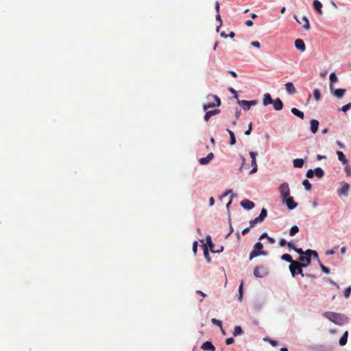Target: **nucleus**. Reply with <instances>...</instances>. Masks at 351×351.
I'll use <instances>...</instances> for the list:
<instances>
[{
  "label": "nucleus",
  "mask_w": 351,
  "mask_h": 351,
  "mask_svg": "<svg viewBox=\"0 0 351 351\" xmlns=\"http://www.w3.org/2000/svg\"><path fill=\"white\" fill-rule=\"evenodd\" d=\"M281 259L291 263V265H289V270H290L293 277H294L295 276V267H299L298 269H299V272L300 273V275L302 276H304V274H303V271H302V266H304V265H300L297 261H293L291 255H289L288 254H285L281 256Z\"/></svg>",
  "instance_id": "f257e3e1"
},
{
  "label": "nucleus",
  "mask_w": 351,
  "mask_h": 351,
  "mask_svg": "<svg viewBox=\"0 0 351 351\" xmlns=\"http://www.w3.org/2000/svg\"><path fill=\"white\" fill-rule=\"evenodd\" d=\"M263 247V244L261 242H257L254 245V250L250 254V260H252L254 258L263 255L265 256L267 254V252L262 250Z\"/></svg>",
  "instance_id": "f03ea898"
},
{
  "label": "nucleus",
  "mask_w": 351,
  "mask_h": 351,
  "mask_svg": "<svg viewBox=\"0 0 351 351\" xmlns=\"http://www.w3.org/2000/svg\"><path fill=\"white\" fill-rule=\"evenodd\" d=\"M279 191L282 200H285L290 195L289 186L287 182H284L279 186Z\"/></svg>",
  "instance_id": "7ed1b4c3"
},
{
  "label": "nucleus",
  "mask_w": 351,
  "mask_h": 351,
  "mask_svg": "<svg viewBox=\"0 0 351 351\" xmlns=\"http://www.w3.org/2000/svg\"><path fill=\"white\" fill-rule=\"evenodd\" d=\"M268 274L267 269L263 265L256 266L254 269V275L256 278H263Z\"/></svg>",
  "instance_id": "20e7f679"
},
{
  "label": "nucleus",
  "mask_w": 351,
  "mask_h": 351,
  "mask_svg": "<svg viewBox=\"0 0 351 351\" xmlns=\"http://www.w3.org/2000/svg\"><path fill=\"white\" fill-rule=\"evenodd\" d=\"M238 103L244 110H248L251 106H255L257 104V100H238Z\"/></svg>",
  "instance_id": "39448f33"
},
{
  "label": "nucleus",
  "mask_w": 351,
  "mask_h": 351,
  "mask_svg": "<svg viewBox=\"0 0 351 351\" xmlns=\"http://www.w3.org/2000/svg\"><path fill=\"white\" fill-rule=\"evenodd\" d=\"M324 315L331 322L337 324L340 319V315L332 312H326Z\"/></svg>",
  "instance_id": "423d86ee"
},
{
  "label": "nucleus",
  "mask_w": 351,
  "mask_h": 351,
  "mask_svg": "<svg viewBox=\"0 0 351 351\" xmlns=\"http://www.w3.org/2000/svg\"><path fill=\"white\" fill-rule=\"evenodd\" d=\"M283 202L286 203L287 206L290 210L295 208L298 206V204L294 201L292 197H287Z\"/></svg>",
  "instance_id": "0eeeda50"
},
{
  "label": "nucleus",
  "mask_w": 351,
  "mask_h": 351,
  "mask_svg": "<svg viewBox=\"0 0 351 351\" xmlns=\"http://www.w3.org/2000/svg\"><path fill=\"white\" fill-rule=\"evenodd\" d=\"M295 47L297 49L303 52L306 50V45L303 40L298 38L295 41Z\"/></svg>",
  "instance_id": "6e6552de"
},
{
  "label": "nucleus",
  "mask_w": 351,
  "mask_h": 351,
  "mask_svg": "<svg viewBox=\"0 0 351 351\" xmlns=\"http://www.w3.org/2000/svg\"><path fill=\"white\" fill-rule=\"evenodd\" d=\"M241 206L246 210H251L254 207L255 204L249 199H244L241 202Z\"/></svg>",
  "instance_id": "1a4fd4ad"
},
{
  "label": "nucleus",
  "mask_w": 351,
  "mask_h": 351,
  "mask_svg": "<svg viewBox=\"0 0 351 351\" xmlns=\"http://www.w3.org/2000/svg\"><path fill=\"white\" fill-rule=\"evenodd\" d=\"M349 189H350L349 184L344 183L343 185L342 186V187L338 190V192H337L338 195L339 196H341V195L347 196L348 194Z\"/></svg>",
  "instance_id": "9d476101"
},
{
  "label": "nucleus",
  "mask_w": 351,
  "mask_h": 351,
  "mask_svg": "<svg viewBox=\"0 0 351 351\" xmlns=\"http://www.w3.org/2000/svg\"><path fill=\"white\" fill-rule=\"evenodd\" d=\"M206 242H207V244L208 245V247H209V249L210 250L213 252V253H218V252H220L223 250V247H221V250H215L214 249V244L212 242V240H211V237L210 236L208 235L206 237Z\"/></svg>",
  "instance_id": "9b49d317"
},
{
  "label": "nucleus",
  "mask_w": 351,
  "mask_h": 351,
  "mask_svg": "<svg viewBox=\"0 0 351 351\" xmlns=\"http://www.w3.org/2000/svg\"><path fill=\"white\" fill-rule=\"evenodd\" d=\"M271 104H273L274 108L277 111L282 110L283 108V103L280 98L273 100Z\"/></svg>",
  "instance_id": "f8f14e48"
},
{
  "label": "nucleus",
  "mask_w": 351,
  "mask_h": 351,
  "mask_svg": "<svg viewBox=\"0 0 351 351\" xmlns=\"http://www.w3.org/2000/svg\"><path fill=\"white\" fill-rule=\"evenodd\" d=\"M299 261L303 262V263H299L300 265H304V266H302V268H303V267H306L308 266L311 264V258L310 256H300L299 257Z\"/></svg>",
  "instance_id": "ddd939ff"
},
{
  "label": "nucleus",
  "mask_w": 351,
  "mask_h": 351,
  "mask_svg": "<svg viewBox=\"0 0 351 351\" xmlns=\"http://www.w3.org/2000/svg\"><path fill=\"white\" fill-rule=\"evenodd\" d=\"M214 158V154L213 153H209L206 157L201 158L199 160V162L201 165H206L210 162Z\"/></svg>",
  "instance_id": "4468645a"
},
{
  "label": "nucleus",
  "mask_w": 351,
  "mask_h": 351,
  "mask_svg": "<svg viewBox=\"0 0 351 351\" xmlns=\"http://www.w3.org/2000/svg\"><path fill=\"white\" fill-rule=\"evenodd\" d=\"M285 88L287 92L290 95H293L296 92V89L292 82L286 83Z\"/></svg>",
  "instance_id": "2eb2a0df"
},
{
  "label": "nucleus",
  "mask_w": 351,
  "mask_h": 351,
  "mask_svg": "<svg viewBox=\"0 0 351 351\" xmlns=\"http://www.w3.org/2000/svg\"><path fill=\"white\" fill-rule=\"evenodd\" d=\"M219 112H220V110H219V109H215L213 110L208 111L206 112V114L204 115V120L208 121L212 116L217 114Z\"/></svg>",
  "instance_id": "dca6fc26"
},
{
  "label": "nucleus",
  "mask_w": 351,
  "mask_h": 351,
  "mask_svg": "<svg viewBox=\"0 0 351 351\" xmlns=\"http://www.w3.org/2000/svg\"><path fill=\"white\" fill-rule=\"evenodd\" d=\"M273 103V99L269 93H265L263 96V104L264 106H268Z\"/></svg>",
  "instance_id": "f3484780"
},
{
  "label": "nucleus",
  "mask_w": 351,
  "mask_h": 351,
  "mask_svg": "<svg viewBox=\"0 0 351 351\" xmlns=\"http://www.w3.org/2000/svg\"><path fill=\"white\" fill-rule=\"evenodd\" d=\"M319 121L315 119L311 121V130L313 134H315L318 130Z\"/></svg>",
  "instance_id": "a211bd4d"
},
{
  "label": "nucleus",
  "mask_w": 351,
  "mask_h": 351,
  "mask_svg": "<svg viewBox=\"0 0 351 351\" xmlns=\"http://www.w3.org/2000/svg\"><path fill=\"white\" fill-rule=\"evenodd\" d=\"M202 349L205 350L215 351V348L210 341H206L202 346Z\"/></svg>",
  "instance_id": "6ab92c4d"
},
{
  "label": "nucleus",
  "mask_w": 351,
  "mask_h": 351,
  "mask_svg": "<svg viewBox=\"0 0 351 351\" xmlns=\"http://www.w3.org/2000/svg\"><path fill=\"white\" fill-rule=\"evenodd\" d=\"M313 8L319 14H322V4L320 1H319L318 0H315L313 1Z\"/></svg>",
  "instance_id": "aec40b11"
},
{
  "label": "nucleus",
  "mask_w": 351,
  "mask_h": 351,
  "mask_svg": "<svg viewBox=\"0 0 351 351\" xmlns=\"http://www.w3.org/2000/svg\"><path fill=\"white\" fill-rule=\"evenodd\" d=\"M337 156H338V159L343 164V165H347L348 161V160L346 159V156L344 155V154L341 152V151H337Z\"/></svg>",
  "instance_id": "412c9836"
},
{
  "label": "nucleus",
  "mask_w": 351,
  "mask_h": 351,
  "mask_svg": "<svg viewBox=\"0 0 351 351\" xmlns=\"http://www.w3.org/2000/svg\"><path fill=\"white\" fill-rule=\"evenodd\" d=\"M304 160L302 158L295 159L293 161V167L295 168H302L304 165Z\"/></svg>",
  "instance_id": "4be33fe9"
},
{
  "label": "nucleus",
  "mask_w": 351,
  "mask_h": 351,
  "mask_svg": "<svg viewBox=\"0 0 351 351\" xmlns=\"http://www.w3.org/2000/svg\"><path fill=\"white\" fill-rule=\"evenodd\" d=\"M314 176H317L318 178H322L324 176V170L320 167H317L314 170Z\"/></svg>",
  "instance_id": "5701e85b"
},
{
  "label": "nucleus",
  "mask_w": 351,
  "mask_h": 351,
  "mask_svg": "<svg viewBox=\"0 0 351 351\" xmlns=\"http://www.w3.org/2000/svg\"><path fill=\"white\" fill-rule=\"evenodd\" d=\"M291 111L294 115L298 117L299 118H300L302 119H304V113L302 111L299 110L298 108H291Z\"/></svg>",
  "instance_id": "b1692460"
},
{
  "label": "nucleus",
  "mask_w": 351,
  "mask_h": 351,
  "mask_svg": "<svg viewBox=\"0 0 351 351\" xmlns=\"http://www.w3.org/2000/svg\"><path fill=\"white\" fill-rule=\"evenodd\" d=\"M348 332L346 331L339 339V344L342 346H345L348 341Z\"/></svg>",
  "instance_id": "393cba45"
},
{
  "label": "nucleus",
  "mask_w": 351,
  "mask_h": 351,
  "mask_svg": "<svg viewBox=\"0 0 351 351\" xmlns=\"http://www.w3.org/2000/svg\"><path fill=\"white\" fill-rule=\"evenodd\" d=\"M346 92V90L345 89H343V88H338V89H336L334 92V95L337 97V98H341L343 97V95H344Z\"/></svg>",
  "instance_id": "a878e982"
},
{
  "label": "nucleus",
  "mask_w": 351,
  "mask_h": 351,
  "mask_svg": "<svg viewBox=\"0 0 351 351\" xmlns=\"http://www.w3.org/2000/svg\"><path fill=\"white\" fill-rule=\"evenodd\" d=\"M226 130L230 135V144L231 145H234L236 143V138H235L234 132L229 129H227Z\"/></svg>",
  "instance_id": "bb28decb"
},
{
  "label": "nucleus",
  "mask_w": 351,
  "mask_h": 351,
  "mask_svg": "<svg viewBox=\"0 0 351 351\" xmlns=\"http://www.w3.org/2000/svg\"><path fill=\"white\" fill-rule=\"evenodd\" d=\"M243 331L241 327L239 326H237L234 327V331H233V335L234 337H236V336H238V335H240L243 334Z\"/></svg>",
  "instance_id": "cd10ccee"
},
{
  "label": "nucleus",
  "mask_w": 351,
  "mask_h": 351,
  "mask_svg": "<svg viewBox=\"0 0 351 351\" xmlns=\"http://www.w3.org/2000/svg\"><path fill=\"white\" fill-rule=\"evenodd\" d=\"M203 247H204V255L206 259V261L210 263V257L209 256V254H208V247L206 245H203Z\"/></svg>",
  "instance_id": "c85d7f7f"
},
{
  "label": "nucleus",
  "mask_w": 351,
  "mask_h": 351,
  "mask_svg": "<svg viewBox=\"0 0 351 351\" xmlns=\"http://www.w3.org/2000/svg\"><path fill=\"white\" fill-rule=\"evenodd\" d=\"M299 232V228L297 226H293L291 228L289 231L290 236H294Z\"/></svg>",
  "instance_id": "c756f323"
},
{
  "label": "nucleus",
  "mask_w": 351,
  "mask_h": 351,
  "mask_svg": "<svg viewBox=\"0 0 351 351\" xmlns=\"http://www.w3.org/2000/svg\"><path fill=\"white\" fill-rule=\"evenodd\" d=\"M267 215V211L265 208H262L261 214L258 217L262 221L265 219Z\"/></svg>",
  "instance_id": "7c9ffc66"
},
{
  "label": "nucleus",
  "mask_w": 351,
  "mask_h": 351,
  "mask_svg": "<svg viewBox=\"0 0 351 351\" xmlns=\"http://www.w3.org/2000/svg\"><path fill=\"white\" fill-rule=\"evenodd\" d=\"M302 21H303V22H304V24L303 25V28H304L306 30L309 29L310 24H309V21H308L307 17L304 16L302 17Z\"/></svg>",
  "instance_id": "2f4dec72"
},
{
  "label": "nucleus",
  "mask_w": 351,
  "mask_h": 351,
  "mask_svg": "<svg viewBox=\"0 0 351 351\" xmlns=\"http://www.w3.org/2000/svg\"><path fill=\"white\" fill-rule=\"evenodd\" d=\"M337 77L336 76L335 73H332L330 75V88H332V83H335L336 82H337Z\"/></svg>",
  "instance_id": "473e14b6"
},
{
  "label": "nucleus",
  "mask_w": 351,
  "mask_h": 351,
  "mask_svg": "<svg viewBox=\"0 0 351 351\" xmlns=\"http://www.w3.org/2000/svg\"><path fill=\"white\" fill-rule=\"evenodd\" d=\"M302 184L304 186V188L306 191H310L312 188L311 184L308 180H304Z\"/></svg>",
  "instance_id": "72a5a7b5"
},
{
  "label": "nucleus",
  "mask_w": 351,
  "mask_h": 351,
  "mask_svg": "<svg viewBox=\"0 0 351 351\" xmlns=\"http://www.w3.org/2000/svg\"><path fill=\"white\" fill-rule=\"evenodd\" d=\"M252 169L250 171V173H254L257 171V165H256V160H252L251 162Z\"/></svg>",
  "instance_id": "f704fd0d"
},
{
  "label": "nucleus",
  "mask_w": 351,
  "mask_h": 351,
  "mask_svg": "<svg viewBox=\"0 0 351 351\" xmlns=\"http://www.w3.org/2000/svg\"><path fill=\"white\" fill-rule=\"evenodd\" d=\"M313 97L316 101H319L320 99L321 94L318 89H314Z\"/></svg>",
  "instance_id": "c9c22d12"
},
{
  "label": "nucleus",
  "mask_w": 351,
  "mask_h": 351,
  "mask_svg": "<svg viewBox=\"0 0 351 351\" xmlns=\"http://www.w3.org/2000/svg\"><path fill=\"white\" fill-rule=\"evenodd\" d=\"M262 221L261 219H259V218L257 217H256L255 219L251 220L250 221V227L252 228L254 227L256 224L258 223H261Z\"/></svg>",
  "instance_id": "e433bc0d"
},
{
  "label": "nucleus",
  "mask_w": 351,
  "mask_h": 351,
  "mask_svg": "<svg viewBox=\"0 0 351 351\" xmlns=\"http://www.w3.org/2000/svg\"><path fill=\"white\" fill-rule=\"evenodd\" d=\"M215 106H217L215 103H208V104H206L204 105L203 108L206 111L208 108H214Z\"/></svg>",
  "instance_id": "4c0bfd02"
},
{
  "label": "nucleus",
  "mask_w": 351,
  "mask_h": 351,
  "mask_svg": "<svg viewBox=\"0 0 351 351\" xmlns=\"http://www.w3.org/2000/svg\"><path fill=\"white\" fill-rule=\"evenodd\" d=\"M351 293V287L349 286L344 290V296L346 298H348Z\"/></svg>",
  "instance_id": "58836bf2"
},
{
  "label": "nucleus",
  "mask_w": 351,
  "mask_h": 351,
  "mask_svg": "<svg viewBox=\"0 0 351 351\" xmlns=\"http://www.w3.org/2000/svg\"><path fill=\"white\" fill-rule=\"evenodd\" d=\"M211 322L213 324L217 325V326H219L220 328H222V322L220 320L217 319L215 318H213L211 319Z\"/></svg>",
  "instance_id": "ea45409f"
},
{
  "label": "nucleus",
  "mask_w": 351,
  "mask_h": 351,
  "mask_svg": "<svg viewBox=\"0 0 351 351\" xmlns=\"http://www.w3.org/2000/svg\"><path fill=\"white\" fill-rule=\"evenodd\" d=\"M319 266H320V268H321L322 271L324 273H325V274H329V273H330V269H329L328 267H326V266H324V265L322 263H321L320 262H319Z\"/></svg>",
  "instance_id": "a19ab883"
},
{
  "label": "nucleus",
  "mask_w": 351,
  "mask_h": 351,
  "mask_svg": "<svg viewBox=\"0 0 351 351\" xmlns=\"http://www.w3.org/2000/svg\"><path fill=\"white\" fill-rule=\"evenodd\" d=\"M243 281L241 280V283H240V285H239V299L240 300H241V298L243 297Z\"/></svg>",
  "instance_id": "79ce46f5"
},
{
  "label": "nucleus",
  "mask_w": 351,
  "mask_h": 351,
  "mask_svg": "<svg viewBox=\"0 0 351 351\" xmlns=\"http://www.w3.org/2000/svg\"><path fill=\"white\" fill-rule=\"evenodd\" d=\"M351 108V102L346 104L345 106H343L342 108H341V110L344 112H346V111H348V110H350Z\"/></svg>",
  "instance_id": "37998d69"
},
{
  "label": "nucleus",
  "mask_w": 351,
  "mask_h": 351,
  "mask_svg": "<svg viewBox=\"0 0 351 351\" xmlns=\"http://www.w3.org/2000/svg\"><path fill=\"white\" fill-rule=\"evenodd\" d=\"M308 178H313L314 176V171L312 169H308L306 174Z\"/></svg>",
  "instance_id": "c03bdc74"
},
{
  "label": "nucleus",
  "mask_w": 351,
  "mask_h": 351,
  "mask_svg": "<svg viewBox=\"0 0 351 351\" xmlns=\"http://www.w3.org/2000/svg\"><path fill=\"white\" fill-rule=\"evenodd\" d=\"M212 97L215 100L217 106H219L221 105L220 99L216 95H213Z\"/></svg>",
  "instance_id": "a18cd8bd"
},
{
  "label": "nucleus",
  "mask_w": 351,
  "mask_h": 351,
  "mask_svg": "<svg viewBox=\"0 0 351 351\" xmlns=\"http://www.w3.org/2000/svg\"><path fill=\"white\" fill-rule=\"evenodd\" d=\"M234 342V339L233 337H229L226 339V345H231Z\"/></svg>",
  "instance_id": "49530a36"
},
{
  "label": "nucleus",
  "mask_w": 351,
  "mask_h": 351,
  "mask_svg": "<svg viewBox=\"0 0 351 351\" xmlns=\"http://www.w3.org/2000/svg\"><path fill=\"white\" fill-rule=\"evenodd\" d=\"M287 243H288L287 242V241H286L285 239H281L280 240V242H279V245H280L281 247H284V246H285L286 245H287Z\"/></svg>",
  "instance_id": "de8ad7c7"
},
{
  "label": "nucleus",
  "mask_w": 351,
  "mask_h": 351,
  "mask_svg": "<svg viewBox=\"0 0 351 351\" xmlns=\"http://www.w3.org/2000/svg\"><path fill=\"white\" fill-rule=\"evenodd\" d=\"M197 241H194L193 243V251L195 254H196L197 252Z\"/></svg>",
  "instance_id": "09e8293b"
},
{
  "label": "nucleus",
  "mask_w": 351,
  "mask_h": 351,
  "mask_svg": "<svg viewBox=\"0 0 351 351\" xmlns=\"http://www.w3.org/2000/svg\"><path fill=\"white\" fill-rule=\"evenodd\" d=\"M251 45L256 48H260L261 47L260 43L258 41H253L251 43Z\"/></svg>",
  "instance_id": "8fccbe9b"
},
{
  "label": "nucleus",
  "mask_w": 351,
  "mask_h": 351,
  "mask_svg": "<svg viewBox=\"0 0 351 351\" xmlns=\"http://www.w3.org/2000/svg\"><path fill=\"white\" fill-rule=\"evenodd\" d=\"M294 250L298 253L299 254H300L301 256H302L303 254H304V252H303L302 249L301 248H297V247H294Z\"/></svg>",
  "instance_id": "3c124183"
},
{
  "label": "nucleus",
  "mask_w": 351,
  "mask_h": 351,
  "mask_svg": "<svg viewBox=\"0 0 351 351\" xmlns=\"http://www.w3.org/2000/svg\"><path fill=\"white\" fill-rule=\"evenodd\" d=\"M314 250H307L304 254H306V256H310L311 255H313V253Z\"/></svg>",
  "instance_id": "603ef678"
},
{
  "label": "nucleus",
  "mask_w": 351,
  "mask_h": 351,
  "mask_svg": "<svg viewBox=\"0 0 351 351\" xmlns=\"http://www.w3.org/2000/svg\"><path fill=\"white\" fill-rule=\"evenodd\" d=\"M256 155H257V153H256V152H250V156L252 158V160H256Z\"/></svg>",
  "instance_id": "864d4df0"
},
{
  "label": "nucleus",
  "mask_w": 351,
  "mask_h": 351,
  "mask_svg": "<svg viewBox=\"0 0 351 351\" xmlns=\"http://www.w3.org/2000/svg\"><path fill=\"white\" fill-rule=\"evenodd\" d=\"M269 342L274 347H276L278 345L277 341L272 339H269Z\"/></svg>",
  "instance_id": "5fc2aeb1"
},
{
  "label": "nucleus",
  "mask_w": 351,
  "mask_h": 351,
  "mask_svg": "<svg viewBox=\"0 0 351 351\" xmlns=\"http://www.w3.org/2000/svg\"><path fill=\"white\" fill-rule=\"evenodd\" d=\"M345 171H346L347 176L351 175V169L348 167H345Z\"/></svg>",
  "instance_id": "6e6d98bb"
},
{
  "label": "nucleus",
  "mask_w": 351,
  "mask_h": 351,
  "mask_svg": "<svg viewBox=\"0 0 351 351\" xmlns=\"http://www.w3.org/2000/svg\"><path fill=\"white\" fill-rule=\"evenodd\" d=\"M245 25L248 27H251L253 25V22L251 20H247L245 21Z\"/></svg>",
  "instance_id": "4d7b16f0"
},
{
  "label": "nucleus",
  "mask_w": 351,
  "mask_h": 351,
  "mask_svg": "<svg viewBox=\"0 0 351 351\" xmlns=\"http://www.w3.org/2000/svg\"><path fill=\"white\" fill-rule=\"evenodd\" d=\"M267 240L271 244H274L276 242L275 239L272 237H267Z\"/></svg>",
  "instance_id": "13d9d810"
},
{
  "label": "nucleus",
  "mask_w": 351,
  "mask_h": 351,
  "mask_svg": "<svg viewBox=\"0 0 351 351\" xmlns=\"http://www.w3.org/2000/svg\"><path fill=\"white\" fill-rule=\"evenodd\" d=\"M229 90H230L232 93L234 94V97H235V98H237V91H236L233 88H229Z\"/></svg>",
  "instance_id": "bf43d9fd"
},
{
  "label": "nucleus",
  "mask_w": 351,
  "mask_h": 351,
  "mask_svg": "<svg viewBox=\"0 0 351 351\" xmlns=\"http://www.w3.org/2000/svg\"><path fill=\"white\" fill-rule=\"evenodd\" d=\"M250 228H251V227L250 226V227L246 228H245L244 230H243V231H242V234L245 235V234H247V233L250 231Z\"/></svg>",
  "instance_id": "052dcab7"
},
{
  "label": "nucleus",
  "mask_w": 351,
  "mask_h": 351,
  "mask_svg": "<svg viewBox=\"0 0 351 351\" xmlns=\"http://www.w3.org/2000/svg\"><path fill=\"white\" fill-rule=\"evenodd\" d=\"M228 73L234 78L237 77V74L233 71H229Z\"/></svg>",
  "instance_id": "680f3d73"
},
{
  "label": "nucleus",
  "mask_w": 351,
  "mask_h": 351,
  "mask_svg": "<svg viewBox=\"0 0 351 351\" xmlns=\"http://www.w3.org/2000/svg\"><path fill=\"white\" fill-rule=\"evenodd\" d=\"M337 144L341 149H343L345 147L344 145L339 141H337Z\"/></svg>",
  "instance_id": "e2e57ef3"
},
{
  "label": "nucleus",
  "mask_w": 351,
  "mask_h": 351,
  "mask_svg": "<svg viewBox=\"0 0 351 351\" xmlns=\"http://www.w3.org/2000/svg\"><path fill=\"white\" fill-rule=\"evenodd\" d=\"M215 10L218 13L219 12V3L218 1L215 3Z\"/></svg>",
  "instance_id": "0e129e2a"
},
{
  "label": "nucleus",
  "mask_w": 351,
  "mask_h": 351,
  "mask_svg": "<svg viewBox=\"0 0 351 351\" xmlns=\"http://www.w3.org/2000/svg\"><path fill=\"white\" fill-rule=\"evenodd\" d=\"M216 20L219 21L220 22V25H221V23H222V21H221V16L219 15V13L216 16Z\"/></svg>",
  "instance_id": "69168bd1"
},
{
  "label": "nucleus",
  "mask_w": 351,
  "mask_h": 351,
  "mask_svg": "<svg viewBox=\"0 0 351 351\" xmlns=\"http://www.w3.org/2000/svg\"><path fill=\"white\" fill-rule=\"evenodd\" d=\"M196 293L197 294L201 295L203 298H205L206 296V295L204 293H203L202 291H201L199 290L196 291Z\"/></svg>",
  "instance_id": "338daca9"
},
{
  "label": "nucleus",
  "mask_w": 351,
  "mask_h": 351,
  "mask_svg": "<svg viewBox=\"0 0 351 351\" xmlns=\"http://www.w3.org/2000/svg\"><path fill=\"white\" fill-rule=\"evenodd\" d=\"M215 203V199L213 197H211L210 199H209V204L210 206H213Z\"/></svg>",
  "instance_id": "774afa93"
}]
</instances>
